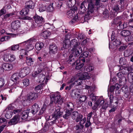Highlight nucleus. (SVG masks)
I'll list each match as a JSON object with an SVG mask.
<instances>
[{
	"label": "nucleus",
	"instance_id": "1",
	"mask_svg": "<svg viewBox=\"0 0 133 133\" xmlns=\"http://www.w3.org/2000/svg\"><path fill=\"white\" fill-rule=\"evenodd\" d=\"M77 78L78 79V80L75 81L76 84H75L76 85H81L82 83V81H79L81 80H84L87 79H89L90 78V77L88 76V73L87 72H79L77 74L76 76Z\"/></svg>",
	"mask_w": 133,
	"mask_h": 133
},
{
	"label": "nucleus",
	"instance_id": "2",
	"mask_svg": "<svg viewBox=\"0 0 133 133\" xmlns=\"http://www.w3.org/2000/svg\"><path fill=\"white\" fill-rule=\"evenodd\" d=\"M60 107H56L54 112L51 116H49V118H48L49 120L52 119L55 121L60 117L62 114V112L60 111Z\"/></svg>",
	"mask_w": 133,
	"mask_h": 133
},
{
	"label": "nucleus",
	"instance_id": "3",
	"mask_svg": "<svg viewBox=\"0 0 133 133\" xmlns=\"http://www.w3.org/2000/svg\"><path fill=\"white\" fill-rule=\"evenodd\" d=\"M74 51L72 54L70 55L69 57V61L70 62H73L75 61V58L77 57L80 55V52H81V48L79 47L78 48L72 49Z\"/></svg>",
	"mask_w": 133,
	"mask_h": 133
},
{
	"label": "nucleus",
	"instance_id": "4",
	"mask_svg": "<svg viewBox=\"0 0 133 133\" xmlns=\"http://www.w3.org/2000/svg\"><path fill=\"white\" fill-rule=\"evenodd\" d=\"M61 97V96L59 94L56 93L51 95L50 97L51 101L50 104H56L59 103V99Z\"/></svg>",
	"mask_w": 133,
	"mask_h": 133
},
{
	"label": "nucleus",
	"instance_id": "5",
	"mask_svg": "<svg viewBox=\"0 0 133 133\" xmlns=\"http://www.w3.org/2000/svg\"><path fill=\"white\" fill-rule=\"evenodd\" d=\"M94 9H80L79 11L80 14L85 13L84 19L88 18L90 14L92 13L94 11Z\"/></svg>",
	"mask_w": 133,
	"mask_h": 133
},
{
	"label": "nucleus",
	"instance_id": "6",
	"mask_svg": "<svg viewBox=\"0 0 133 133\" xmlns=\"http://www.w3.org/2000/svg\"><path fill=\"white\" fill-rule=\"evenodd\" d=\"M33 42V41L30 39V40L25 41L21 43L20 44H21L22 43L24 44L25 43V44H26L25 50L26 51L28 52L29 51L32 50L34 48L33 45L32 44Z\"/></svg>",
	"mask_w": 133,
	"mask_h": 133
},
{
	"label": "nucleus",
	"instance_id": "7",
	"mask_svg": "<svg viewBox=\"0 0 133 133\" xmlns=\"http://www.w3.org/2000/svg\"><path fill=\"white\" fill-rule=\"evenodd\" d=\"M49 49V54L50 55H54L57 52L58 48L56 44L52 43L50 45Z\"/></svg>",
	"mask_w": 133,
	"mask_h": 133
},
{
	"label": "nucleus",
	"instance_id": "8",
	"mask_svg": "<svg viewBox=\"0 0 133 133\" xmlns=\"http://www.w3.org/2000/svg\"><path fill=\"white\" fill-rule=\"evenodd\" d=\"M39 110L40 108L38 105L35 103L32 105L30 113L34 115L36 114Z\"/></svg>",
	"mask_w": 133,
	"mask_h": 133
},
{
	"label": "nucleus",
	"instance_id": "9",
	"mask_svg": "<svg viewBox=\"0 0 133 133\" xmlns=\"http://www.w3.org/2000/svg\"><path fill=\"white\" fill-rule=\"evenodd\" d=\"M30 71V69L28 67L24 68L20 72L21 77H23L26 76L29 73Z\"/></svg>",
	"mask_w": 133,
	"mask_h": 133
},
{
	"label": "nucleus",
	"instance_id": "10",
	"mask_svg": "<svg viewBox=\"0 0 133 133\" xmlns=\"http://www.w3.org/2000/svg\"><path fill=\"white\" fill-rule=\"evenodd\" d=\"M37 93L35 92L30 93L27 97V99L30 101H33L36 99L38 97Z\"/></svg>",
	"mask_w": 133,
	"mask_h": 133
},
{
	"label": "nucleus",
	"instance_id": "11",
	"mask_svg": "<svg viewBox=\"0 0 133 133\" xmlns=\"http://www.w3.org/2000/svg\"><path fill=\"white\" fill-rule=\"evenodd\" d=\"M35 22L37 24H41L40 25L42 26L43 23V18L37 15H35L33 17Z\"/></svg>",
	"mask_w": 133,
	"mask_h": 133
},
{
	"label": "nucleus",
	"instance_id": "12",
	"mask_svg": "<svg viewBox=\"0 0 133 133\" xmlns=\"http://www.w3.org/2000/svg\"><path fill=\"white\" fill-rule=\"evenodd\" d=\"M117 76L119 78V83L122 82L124 83L126 81V78L124 76L123 74L121 72H119L117 74Z\"/></svg>",
	"mask_w": 133,
	"mask_h": 133
},
{
	"label": "nucleus",
	"instance_id": "13",
	"mask_svg": "<svg viewBox=\"0 0 133 133\" xmlns=\"http://www.w3.org/2000/svg\"><path fill=\"white\" fill-rule=\"evenodd\" d=\"M20 116L18 115H15L12 118L9 122L8 123L10 125L15 124L18 123L19 120Z\"/></svg>",
	"mask_w": 133,
	"mask_h": 133
},
{
	"label": "nucleus",
	"instance_id": "14",
	"mask_svg": "<svg viewBox=\"0 0 133 133\" xmlns=\"http://www.w3.org/2000/svg\"><path fill=\"white\" fill-rule=\"evenodd\" d=\"M19 77H21L19 74L16 73L12 76L11 77V79L13 82H16V83H17L20 80Z\"/></svg>",
	"mask_w": 133,
	"mask_h": 133
},
{
	"label": "nucleus",
	"instance_id": "15",
	"mask_svg": "<svg viewBox=\"0 0 133 133\" xmlns=\"http://www.w3.org/2000/svg\"><path fill=\"white\" fill-rule=\"evenodd\" d=\"M70 47H71L72 49L78 48L77 46L80 44L79 43L77 42V40L73 39L70 42Z\"/></svg>",
	"mask_w": 133,
	"mask_h": 133
},
{
	"label": "nucleus",
	"instance_id": "16",
	"mask_svg": "<svg viewBox=\"0 0 133 133\" xmlns=\"http://www.w3.org/2000/svg\"><path fill=\"white\" fill-rule=\"evenodd\" d=\"M30 109H28L25 110H24L22 112V117L21 118L22 119H25L27 118L28 116H29V115H30L31 113L30 111Z\"/></svg>",
	"mask_w": 133,
	"mask_h": 133
},
{
	"label": "nucleus",
	"instance_id": "17",
	"mask_svg": "<svg viewBox=\"0 0 133 133\" xmlns=\"http://www.w3.org/2000/svg\"><path fill=\"white\" fill-rule=\"evenodd\" d=\"M77 9H70L67 12L66 14L68 17L69 18H72L74 16L75 11L77 10Z\"/></svg>",
	"mask_w": 133,
	"mask_h": 133
},
{
	"label": "nucleus",
	"instance_id": "18",
	"mask_svg": "<svg viewBox=\"0 0 133 133\" xmlns=\"http://www.w3.org/2000/svg\"><path fill=\"white\" fill-rule=\"evenodd\" d=\"M2 67L5 70H9L12 69L13 68V66L11 64L5 63L2 65Z\"/></svg>",
	"mask_w": 133,
	"mask_h": 133
},
{
	"label": "nucleus",
	"instance_id": "19",
	"mask_svg": "<svg viewBox=\"0 0 133 133\" xmlns=\"http://www.w3.org/2000/svg\"><path fill=\"white\" fill-rule=\"evenodd\" d=\"M26 8H34V3L32 1L26 2L25 3Z\"/></svg>",
	"mask_w": 133,
	"mask_h": 133
},
{
	"label": "nucleus",
	"instance_id": "20",
	"mask_svg": "<svg viewBox=\"0 0 133 133\" xmlns=\"http://www.w3.org/2000/svg\"><path fill=\"white\" fill-rule=\"evenodd\" d=\"M20 23L18 21H16L12 22L11 24V27L12 29L16 30L19 28Z\"/></svg>",
	"mask_w": 133,
	"mask_h": 133
},
{
	"label": "nucleus",
	"instance_id": "21",
	"mask_svg": "<svg viewBox=\"0 0 133 133\" xmlns=\"http://www.w3.org/2000/svg\"><path fill=\"white\" fill-rule=\"evenodd\" d=\"M50 34V32L48 31H43L41 34L40 35L41 37L43 39H46L48 37Z\"/></svg>",
	"mask_w": 133,
	"mask_h": 133
},
{
	"label": "nucleus",
	"instance_id": "22",
	"mask_svg": "<svg viewBox=\"0 0 133 133\" xmlns=\"http://www.w3.org/2000/svg\"><path fill=\"white\" fill-rule=\"evenodd\" d=\"M80 60H76V61L74 62L75 64H76V69L77 70H80L84 65L83 63H80Z\"/></svg>",
	"mask_w": 133,
	"mask_h": 133
},
{
	"label": "nucleus",
	"instance_id": "23",
	"mask_svg": "<svg viewBox=\"0 0 133 133\" xmlns=\"http://www.w3.org/2000/svg\"><path fill=\"white\" fill-rule=\"evenodd\" d=\"M110 11L109 12V14L111 17H114L116 16L117 12L119 10V9H111Z\"/></svg>",
	"mask_w": 133,
	"mask_h": 133
},
{
	"label": "nucleus",
	"instance_id": "24",
	"mask_svg": "<svg viewBox=\"0 0 133 133\" xmlns=\"http://www.w3.org/2000/svg\"><path fill=\"white\" fill-rule=\"evenodd\" d=\"M76 2V0H69L67 2V5L69 8H73Z\"/></svg>",
	"mask_w": 133,
	"mask_h": 133
},
{
	"label": "nucleus",
	"instance_id": "25",
	"mask_svg": "<svg viewBox=\"0 0 133 133\" xmlns=\"http://www.w3.org/2000/svg\"><path fill=\"white\" fill-rule=\"evenodd\" d=\"M131 34L130 32L128 30H122L121 32V35L123 37L128 36Z\"/></svg>",
	"mask_w": 133,
	"mask_h": 133
},
{
	"label": "nucleus",
	"instance_id": "26",
	"mask_svg": "<svg viewBox=\"0 0 133 133\" xmlns=\"http://www.w3.org/2000/svg\"><path fill=\"white\" fill-rule=\"evenodd\" d=\"M114 24L118 25L121 27V28H123L124 24H121L122 23L120 20L117 17L114 19Z\"/></svg>",
	"mask_w": 133,
	"mask_h": 133
},
{
	"label": "nucleus",
	"instance_id": "27",
	"mask_svg": "<svg viewBox=\"0 0 133 133\" xmlns=\"http://www.w3.org/2000/svg\"><path fill=\"white\" fill-rule=\"evenodd\" d=\"M66 110L73 111L74 105L72 103L70 102L66 103Z\"/></svg>",
	"mask_w": 133,
	"mask_h": 133
},
{
	"label": "nucleus",
	"instance_id": "28",
	"mask_svg": "<svg viewBox=\"0 0 133 133\" xmlns=\"http://www.w3.org/2000/svg\"><path fill=\"white\" fill-rule=\"evenodd\" d=\"M78 91L77 90H74L72 91L71 95V96L75 98H78V96L79 95V94L78 93Z\"/></svg>",
	"mask_w": 133,
	"mask_h": 133
},
{
	"label": "nucleus",
	"instance_id": "29",
	"mask_svg": "<svg viewBox=\"0 0 133 133\" xmlns=\"http://www.w3.org/2000/svg\"><path fill=\"white\" fill-rule=\"evenodd\" d=\"M70 41L69 40H64L63 43V48L67 49L70 47Z\"/></svg>",
	"mask_w": 133,
	"mask_h": 133
},
{
	"label": "nucleus",
	"instance_id": "30",
	"mask_svg": "<svg viewBox=\"0 0 133 133\" xmlns=\"http://www.w3.org/2000/svg\"><path fill=\"white\" fill-rule=\"evenodd\" d=\"M26 62L27 63L28 65L31 66L33 64L34 61L32 58L29 57H26Z\"/></svg>",
	"mask_w": 133,
	"mask_h": 133
},
{
	"label": "nucleus",
	"instance_id": "31",
	"mask_svg": "<svg viewBox=\"0 0 133 133\" xmlns=\"http://www.w3.org/2000/svg\"><path fill=\"white\" fill-rule=\"evenodd\" d=\"M43 46V43L42 42L37 43L35 45V48L38 50H40Z\"/></svg>",
	"mask_w": 133,
	"mask_h": 133
},
{
	"label": "nucleus",
	"instance_id": "32",
	"mask_svg": "<svg viewBox=\"0 0 133 133\" xmlns=\"http://www.w3.org/2000/svg\"><path fill=\"white\" fill-rule=\"evenodd\" d=\"M72 111L71 110H66L65 112V113L64 115H63V117L65 119H68L71 115V112Z\"/></svg>",
	"mask_w": 133,
	"mask_h": 133
},
{
	"label": "nucleus",
	"instance_id": "33",
	"mask_svg": "<svg viewBox=\"0 0 133 133\" xmlns=\"http://www.w3.org/2000/svg\"><path fill=\"white\" fill-rule=\"evenodd\" d=\"M12 114L13 112L10 110H7L5 115V117L7 119H9L12 117Z\"/></svg>",
	"mask_w": 133,
	"mask_h": 133
},
{
	"label": "nucleus",
	"instance_id": "34",
	"mask_svg": "<svg viewBox=\"0 0 133 133\" xmlns=\"http://www.w3.org/2000/svg\"><path fill=\"white\" fill-rule=\"evenodd\" d=\"M87 99L86 96L84 95L81 96L79 99V103L82 104V103L85 102Z\"/></svg>",
	"mask_w": 133,
	"mask_h": 133
},
{
	"label": "nucleus",
	"instance_id": "35",
	"mask_svg": "<svg viewBox=\"0 0 133 133\" xmlns=\"http://www.w3.org/2000/svg\"><path fill=\"white\" fill-rule=\"evenodd\" d=\"M84 127L83 125H81L80 124H78L76 125L75 128V129L77 132L78 133L80 132L81 131V130L83 129Z\"/></svg>",
	"mask_w": 133,
	"mask_h": 133
},
{
	"label": "nucleus",
	"instance_id": "36",
	"mask_svg": "<svg viewBox=\"0 0 133 133\" xmlns=\"http://www.w3.org/2000/svg\"><path fill=\"white\" fill-rule=\"evenodd\" d=\"M128 77L129 81L130 82H133V72H131L128 75Z\"/></svg>",
	"mask_w": 133,
	"mask_h": 133
},
{
	"label": "nucleus",
	"instance_id": "37",
	"mask_svg": "<svg viewBox=\"0 0 133 133\" xmlns=\"http://www.w3.org/2000/svg\"><path fill=\"white\" fill-rule=\"evenodd\" d=\"M121 42L118 39H116L113 41V44L116 46L119 45L121 44Z\"/></svg>",
	"mask_w": 133,
	"mask_h": 133
},
{
	"label": "nucleus",
	"instance_id": "38",
	"mask_svg": "<svg viewBox=\"0 0 133 133\" xmlns=\"http://www.w3.org/2000/svg\"><path fill=\"white\" fill-rule=\"evenodd\" d=\"M29 10V9H22L20 11V14L21 15H25L28 14Z\"/></svg>",
	"mask_w": 133,
	"mask_h": 133
},
{
	"label": "nucleus",
	"instance_id": "39",
	"mask_svg": "<svg viewBox=\"0 0 133 133\" xmlns=\"http://www.w3.org/2000/svg\"><path fill=\"white\" fill-rule=\"evenodd\" d=\"M45 85L43 84H41L36 86L35 88V90L37 91L42 89L43 87H44Z\"/></svg>",
	"mask_w": 133,
	"mask_h": 133
},
{
	"label": "nucleus",
	"instance_id": "40",
	"mask_svg": "<svg viewBox=\"0 0 133 133\" xmlns=\"http://www.w3.org/2000/svg\"><path fill=\"white\" fill-rule=\"evenodd\" d=\"M94 0H87V2L89 3L88 4V8H94V4L93 3Z\"/></svg>",
	"mask_w": 133,
	"mask_h": 133
},
{
	"label": "nucleus",
	"instance_id": "41",
	"mask_svg": "<svg viewBox=\"0 0 133 133\" xmlns=\"http://www.w3.org/2000/svg\"><path fill=\"white\" fill-rule=\"evenodd\" d=\"M45 76L44 74L41 73L38 76V78L39 82L42 83L45 80Z\"/></svg>",
	"mask_w": 133,
	"mask_h": 133
},
{
	"label": "nucleus",
	"instance_id": "42",
	"mask_svg": "<svg viewBox=\"0 0 133 133\" xmlns=\"http://www.w3.org/2000/svg\"><path fill=\"white\" fill-rule=\"evenodd\" d=\"M42 72V70L39 69L37 71L34 72V73L32 74V75L33 77H36L37 76H38Z\"/></svg>",
	"mask_w": 133,
	"mask_h": 133
},
{
	"label": "nucleus",
	"instance_id": "43",
	"mask_svg": "<svg viewBox=\"0 0 133 133\" xmlns=\"http://www.w3.org/2000/svg\"><path fill=\"white\" fill-rule=\"evenodd\" d=\"M100 102V100L98 99L97 100L96 102L94 103L93 106L92 107V108L93 110H95L97 108L98 106L99 105V103Z\"/></svg>",
	"mask_w": 133,
	"mask_h": 133
},
{
	"label": "nucleus",
	"instance_id": "44",
	"mask_svg": "<svg viewBox=\"0 0 133 133\" xmlns=\"http://www.w3.org/2000/svg\"><path fill=\"white\" fill-rule=\"evenodd\" d=\"M79 114L77 112H73L71 115L72 118L75 119Z\"/></svg>",
	"mask_w": 133,
	"mask_h": 133
},
{
	"label": "nucleus",
	"instance_id": "45",
	"mask_svg": "<svg viewBox=\"0 0 133 133\" xmlns=\"http://www.w3.org/2000/svg\"><path fill=\"white\" fill-rule=\"evenodd\" d=\"M23 83L24 86H27L29 84V80L28 79H25L23 80Z\"/></svg>",
	"mask_w": 133,
	"mask_h": 133
},
{
	"label": "nucleus",
	"instance_id": "46",
	"mask_svg": "<svg viewBox=\"0 0 133 133\" xmlns=\"http://www.w3.org/2000/svg\"><path fill=\"white\" fill-rule=\"evenodd\" d=\"M83 117V116L82 115L79 114L75 119L76 120V121L77 122H78L79 121H80L82 119Z\"/></svg>",
	"mask_w": 133,
	"mask_h": 133
},
{
	"label": "nucleus",
	"instance_id": "47",
	"mask_svg": "<svg viewBox=\"0 0 133 133\" xmlns=\"http://www.w3.org/2000/svg\"><path fill=\"white\" fill-rule=\"evenodd\" d=\"M19 47L18 44L13 45L11 47V49L12 50H18Z\"/></svg>",
	"mask_w": 133,
	"mask_h": 133
},
{
	"label": "nucleus",
	"instance_id": "48",
	"mask_svg": "<svg viewBox=\"0 0 133 133\" xmlns=\"http://www.w3.org/2000/svg\"><path fill=\"white\" fill-rule=\"evenodd\" d=\"M45 106L44 105L43 106L42 108L40 110L39 113L38 114L39 115H42L44 113L45 110Z\"/></svg>",
	"mask_w": 133,
	"mask_h": 133
},
{
	"label": "nucleus",
	"instance_id": "49",
	"mask_svg": "<svg viewBox=\"0 0 133 133\" xmlns=\"http://www.w3.org/2000/svg\"><path fill=\"white\" fill-rule=\"evenodd\" d=\"M119 63L121 65H124L126 64V61L124 58H121L119 61Z\"/></svg>",
	"mask_w": 133,
	"mask_h": 133
},
{
	"label": "nucleus",
	"instance_id": "50",
	"mask_svg": "<svg viewBox=\"0 0 133 133\" xmlns=\"http://www.w3.org/2000/svg\"><path fill=\"white\" fill-rule=\"evenodd\" d=\"M10 54H6L4 55L3 59L4 61L6 62H8L9 61V56Z\"/></svg>",
	"mask_w": 133,
	"mask_h": 133
},
{
	"label": "nucleus",
	"instance_id": "51",
	"mask_svg": "<svg viewBox=\"0 0 133 133\" xmlns=\"http://www.w3.org/2000/svg\"><path fill=\"white\" fill-rule=\"evenodd\" d=\"M84 35L81 33L79 34L77 37L78 39L80 40H81L82 39L84 38Z\"/></svg>",
	"mask_w": 133,
	"mask_h": 133
},
{
	"label": "nucleus",
	"instance_id": "52",
	"mask_svg": "<svg viewBox=\"0 0 133 133\" xmlns=\"http://www.w3.org/2000/svg\"><path fill=\"white\" fill-rule=\"evenodd\" d=\"M9 61L13 62L16 59V58L14 55L10 54L9 56Z\"/></svg>",
	"mask_w": 133,
	"mask_h": 133
},
{
	"label": "nucleus",
	"instance_id": "53",
	"mask_svg": "<svg viewBox=\"0 0 133 133\" xmlns=\"http://www.w3.org/2000/svg\"><path fill=\"white\" fill-rule=\"evenodd\" d=\"M94 69V67L92 66H90L86 69V70L88 72H90L93 70Z\"/></svg>",
	"mask_w": 133,
	"mask_h": 133
},
{
	"label": "nucleus",
	"instance_id": "54",
	"mask_svg": "<svg viewBox=\"0 0 133 133\" xmlns=\"http://www.w3.org/2000/svg\"><path fill=\"white\" fill-rule=\"evenodd\" d=\"M4 81L2 78H0V88L2 87L4 84Z\"/></svg>",
	"mask_w": 133,
	"mask_h": 133
},
{
	"label": "nucleus",
	"instance_id": "55",
	"mask_svg": "<svg viewBox=\"0 0 133 133\" xmlns=\"http://www.w3.org/2000/svg\"><path fill=\"white\" fill-rule=\"evenodd\" d=\"M21 111L22 109H16L14 110L13 113L15 114H18Z\"/></svg>",
	"mask_w": 133,
	"mask_h": 133
},
{
	"label": "nucleus",
	"instance_id": "56",
	"mask_svg": "<svg viewBox=\"0 0 133 133\" xmlns=\"http://www.w3.org/2000/svg\"><path fill=\"white\" fill-rule=\"evenodd\" d=\"M87 4V3L86 1H83L81 4V6H80L81 8H86V7L85 6Z\"/></svg>",
	"mask_w": 133,
	"mask_h": 133
},
{
	"label": "nucleus",
	"instance_id": "57",
	"mask_svg": "<svg viewBox=\"0 0 133 133\" xmlns=\"http://www.w3.org/2000/svg\"><path fill=\"white\" fill-rule=\"evenodd\" d=\"M75 77H71L70 81V82L71 83V85H74L76 84V82H75V81L73 82L75 80Z\"/></svg>",
	"mask_w": 133,
	"mask_h": 133
},
{
	"label": "nucleus",
	"instance_id": "58",
	"mask_svg": "<svg viewBox=\"0 0 133 133\" xmlns=\"http://www.w3.org/2000/svg\"><path fill=\"white\" fill-rule=\"evenodd\" d=\"M115 88V86L113 85L110 87L108 89V91L111 92H114V90Z\"/></svg>",
	"mask_w": 133,
	"mask_h": 133
},
{
	"label": "nucleus",
	"instance_id": "59",
	"mask_svg": "<svg viewBox=\"0 0 133 133\" xmlns=\"http://www.w3.org/2000/svg\"><path fill=\"white\" fill-rule=\"evenodd\" d=\"M114 99V97L113 95H110L109 96L110 103L111 105Z\"/></svg>",
	"mask_w": 133,
	"mask_h": 133
},
{
	"label": "nucleus",
	"instance_id": "60",
	"mask_svg": "<svg viewBox=\"0 0 133 133\" xmlns=\"http://www.w3.org/2000/svg\"><path fill=\"white\" fill-rule=\"evenodd\" d=\"M86 121V118L85 117L84 118L81 120V121L79 122V124L81 125H83V124H84Z\"/></svg>",
	"mask_w": 133,
	"mask_h": 133
},
{
	"label": "nucleus",
	"instance_id": "61",
	"mask_svg": "<svg viewBox=\"0 0 133 133\" xmlns=\"http://www.w3.org/2000/svg\"><path fill=\"white\" fill-rule=\"evenodd\" d=\"M91 123L90 122V120H87L85 125V127L86 128L89 127L91 125Z\"/></svg>",
	"mask_w": 133,
	"mask_h": 133
},
{
	"label": "nucleus",
	"instance_id": "62",
	"mask_svg": "<svg viewBox=\"0 0 133 133\" xmlns=\"http://www.w3.org/2000/svg\"><path fill=\"white\" fill-rule=\"evenodd\" d=\"M90 97L92 100L95 101L96 99V97L94 96L93 94H90Z\"/></svg>",
	"mask_w": 133,
	"mask_h": 133
},
{
	"label": "nucleus",
	"instance_id": "63",
	"mask_svg": "<svg viewBox=\"0 0 133 133\" xmlns=\"http://www.w3.org/2000/svg\"><path fill=\"white\" fill-rule=\"evenodd\" d=\"M6 13V11L5 9H2L0 10V16Z\"/></svg>",
	"mask_w": 133,
	"mask_h": 133
},
{
	"label": "nucleus",
	"instance_id": "64",
	"mask_svg": "<svg viewBox=\"0 0 133 133\" xmlns=\"http://www.w3.org/2000/svg\"><path fill=\"white\" fill-rule=\"evenodd\" d=\"M122 89V91L124 92L127 91L128 90V87L126 86H124L123 87Z\"/></svg>",
	"mask_w": 133,
	"mask_h": 133
}]
</instances>
